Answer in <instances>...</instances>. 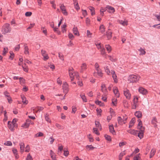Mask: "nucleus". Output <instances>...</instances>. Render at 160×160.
I'll return each mask as SVG.
<instances>
[{
  "instance_id": "nucleus-1",
  "label": "nucleus",
  "mask_w": 160,
  "mask_h": 160,
  "mask_svg": "<svg viewBox=\"0 0 160 160\" xmlns=\"http://www.w3.org/2000/svg\"><path fill=\"white\" fill-rule=\"evenodd\" d=\"M11 30L12 29L10 24L8 23H6L2 26L1 32L2 34H5L7 33L10 32Z\"/></svg>"
},
{
  "instance_id": "nucleus-2",
  "label": "nucleus",
  "mask_w": 160,
  "mask_h": 160,
  "mask_svg": "<svg viewBox=\"0 0 160 160\" xmlns=\"http://www.w3.org/2000/svg\"><path fill=\"white\" fill-rule=\"evenodd\" d=\"M140 78L139 75H131L128 77V81L130 82H136L139 80Z\"/></svg>"
},
{
  "instance_id": "nucleus-3",
  "label": "nucleus",
  "mask_w": 160,
  "mask_h": 160,
  "mask_svg": "<svg viewBox=\"0 0 160 160\" xmlns=\"http://www.w3.org/2000/svg\"><path fill=\"white\" fill-rule=\"evenodd\" d=\"M73 69L72 67L69 68V74L71 82L73 81L74 78V72H73Z\"/></svg>"
},
{
  "instance_id": "nucleus-4",
  "label": "nucleus",
  "mask_w": 160,
  "mask_h": 160,
  "mask_svg": "<svg viewBox=\"0 0 160 160\" xmlns=\"http://www.w3.org/2000/svg\"><path fill=\"white\" fill-rule=\"evenodd\" d=\"M124 94L127 99H130L131 98V94L129 92V90L127 89H124Z\"/></svg>"
},
{
  "instance_id": "nucleus-5",
  "label": "nucleus",
  "mask_w": 160,
  "mask_h": 160,
  "mask_svg": "<svg viewBox=\"0 0 160 160\" xmlns=\"http://www.w3.org/2000/svg\"><path fill=\"white\" fill-rule=\"evenodd\" d=\"M140 131L138 132L137 135L140 139L143 138V133L144 132V128H142L141 129L139 130Z\"/></svg>"
},
{
  "instance_id": "nucleus-6",
  "label": "nucleus",
  "mask_w": 160,
  "mask_h": 160,
  "mask_svg": "<svg viewBox=\"0 0 160 160\" xmlns=\"http://www.w3.org/2000/svg\"><path fill=\"white\" fill-rule=\"evenodd\" d=\"M8 128L10 129L11 131H13L14 129V128L15 126V124L13 123V122H11L10 121H8Z\"/></svg>"
},
{
  "instance_id": "nucleus-7",
  "label": "nucleus",
  "mask_w": 160,
  "mask_h": 160,
  "mask_svg": "<svg viewBox=\"0 0 160 160\" xmlns=\"http://www.w3.org/2000/svg\"><path fill=\"white\" fill-rule=\"evenodd\" d=\"M41 53L42 56L43 57V60L45 61L46 60L49 58L48 54L46 53V51L43 50H41Z\"/></svg>"
},
{
  "instance_id": "nucleus-8",
  "label": "nucleus",
  "mask_w": 160,
  "mask_h": 160,
  "mask_svg": "<svg viewBox=\"0 0 160 160\" xmlns=\"http://www.w3.org/2000/svg\"><path fill=\"white\" fill-rule=\"evenodd\" d=\"M113 91L115 96L117 98H118L119 97V93L118 92V88L116 87H113Z\"/></svg>"
},
{
  "instance_id": "nucleus-9",
  "label": "nucleus",
  "mask_w": 160,
  "mask_h": 160,
  "mask_svg": "<svg viewBox=\"0 0 160 160\" xmlns=\"http://www.w3.org/2000/svg\"><path fill=\"white\" fill-rule=\"evenodd\" d=\"M4 94L5 97L7 98V99L9 103H10V102L12 101V99L10 96L9 93L6 91L4 92Z\"/></svg>"
},
{
  "instance_id": "nucleus-10",
  "label": "nucleus",
  "mask_w": 160,
  "mask_h": 160,
  "mask_svg": "<svg viewBox=\"0 0 160 160\" xmlns=\"http://www.w3.org/2000/svg\"><path fill=\"white\" fill-rule=\"evenodd\" d=\"M138 91L140 93L142 94L143 95L146 94L147 92V90L142 87H140L139 88Z\"/></svg>"
},
{
  "instance_id": "nucleus-11",
  "label": "nucleus",
  "mask_w": 160,
  "mask_h": 160,
  "mask_svg": "<svg viewBox=\"0 0 160 160\" xmlns=\"http://www.w3.org/2000/svg\"><path fill=\"white\" fill-rule=\"evenodd\" d=\"M24 53L25 54L29 55V48L28 46L27 45L26 43H24Z\"/></svg>"
},
{
  "instance_id": "nucleus-12",
  "label": "nucleus",
  "mask_w": 160,
  "mask_h": 160,
  "mask_svg": "<svg viewBox=\"0 0 160 160\" xmlns=\"http://www.w3.org/2000/svg\"><path fill=\"white\" fill-rule=\"evenodd\" d=\"M60 8L61 10L63 12V14L65 15H67L68 13L63 4H61L60 6Z\"/></svg>"
},
{
  "instance_id": "nucleus-13",
  "label": "nucleus",
  "mask_w": 160,
  "mask_h": 160,
  "mask_svg": "<svg viewBox=\"0 0 160 160\" xmlns=\"http://www.w3.org/2000/svg\"><path fill=\"white\" fill-rule=\"evenodd\" d=\"M111 73L112 74V77L113 78V79L114 81V82H117V76L116 75L115 73V72L114 71L112 70L111 71Z\"/></svg>"
},
{
  "instance_id": "nucleus-14",
  "label": "nucleus",
  "mask_w": 160,
  "mask_h": 160,
  "mask_svg": "<svg viewBox=\"0 0 160 160\" xmlns=\"http://www.w3.org/2000/svg\"><path fill=\"white\" fill-rule=\"evenodd\" d=\"M87 69V65L85 63H84L82 64L81 67V70L80 72H82L84 70Z\"/></svg>"
},
{
  "instance_id": "nucleus-15",
  "label": "nucleus",
  "mask_w": 160,
  "mask_h": 160,
  "mask_svg": "<svg viewBox=\"0 0 160 160\" xmlns=\"http://www.w3.org/2000/svg\"><path fill=\"white\" fill-rule=\"evenodd\" d=\"M106 8H107V10L108 9L109 10V11H108V12L109 13H113L115 12V9L114 8L111 6L107 5L106 6Z\"/></svg>"
},
{
  "instance_id": "nucleus-16",
  "label": "nucleus",
  "mask_w": 160,
  "mask_h": 160,
  "mask_svg": "<svg viewBox=\"0 0 160 160\" xmlns=\"http://www.w3.org/2000/svg\"><path fill=\"white\" fill-rule=\"evenodd\" d=\"M138 132V131L135 130L134 129H133L132 130H131L128 131V133L136 136L137 135Z\"/></svg>"
},
{
  "instance_id": "nucleus-17",
  "label": "nucleus",
  "mask_w": 160,
  "mask_h": 160,
  "mask_svg": "<svg viewBox=\"0 0 160 160\" xmlns=\"http://www.w3.org/2000/svg\"><path fill=\"white\" fill-rule=\"evenodd\" d=\"M118 123L120 124H122L123 123H125V122H124V120L122 119V118L120 116L118 117Z\"/></svg>"
},
{
  "instance_id": "nucleus-18",
  "label": "nucleus",
  "mask_w": 160,
  "mask_h": 160,
  "mask_svg": "<svg viewBox=\"0 0 160 160\" xmlns=\"http://www.w3.org/2000/svg\"><path fill=\"white\" fill-rule=\"evenodd\" d=\"M135 115L138 118L142 117V113L140 111H137L135 113Z\"/></svg>"
},
{
  "instance_id": "nucleus-19",
  "label": "nucleus",
  "mask_w": 160,
  "mask_h": 160,
  "mask_svg": "<svg viewBox=\"0 0 160 160\" xmlns=\"http://www.w3.org/2000/svg\"><path fill=\"white\" fill-rule=\"evenodd\" d=\"M106 35L107 38L108 40L110 39L112 37V32L108 31L106 32Z\"/></svg>"
},
{
  "instance_id": "nucleus-20",
  "label": "nucleus",
  "mask_w": 160,
  "mask_h": 160,
  "mask_svg": "<svg viewBox=\"0 0 160 160\" xmlns=\"http://www.w3.org/2000/svg\"><path fill=\"white\" fill-rule=\"evenodd\" d=\"M63 89L64 90V92H66L68 91V85L67 83H65L63 84L62 86Z\"/></svg>"
},
{
  "instance_id": "nucleus-21",
  "label": "nucleus",
  "mask_w": 160,
  "mask_h": 160,
  "mask_svg": "<svg viewBox=\"0 0 160 160\" xmlns=\"http://www.w3.org/2000/svg\"><path fill=\"white\" fill-rule=\"evenodd\" d=\"M138 122H139V123L138 126V129L139 130L141 129L142 128H144V127H143L142 126V121L140 119H138Z\"/></svg>"
},
{
  "instance_id": "nucleus-22",
  "label": "nucleus",
  "mask_w": 160,
  "mask_h": 160,
  "mask_svg": "<svg viewBox=\"0 0 160 160\" xmlns=\"http://www.w3.org/2000/svg\"><path fill=\"white\" fill-rule=\"evenodd\" d=\"M96 70L97 71V73L98 75L101 77H102L103 76V73L102 72L101 69L100 68L99 69H97Z\"/></svg>"
},
{
  "instance_id": "nucleus-23",
  "label": "nucleus",
  "mask_w": 160,
  "mask_h": 160,
  "mask_svg": "<svg viewBox=\"0 0 160 160\" xmlns=\"http://www.w3.org/2000/svg\"><path fill=\"white\" fill-rule=\"evenodd\" d=\"M110 132L112 134H114L115 133V131L114 130L113 125H110L109 126Z\"/></svg>"
},
{
  "instance_id": "nucleus-24",
  "label": "nucleus",
  "mask_w": 160,
  "mask_h": 160,
  "mask_svg": "<svg viewBox=\"0 0 160 160\" xmlns=\"http://www.w3.org/2000/svg\"><path fill=\"white\" fill-rule=\"evenodd\" d=\"M89 9L90 10L91 12V15L93 16L95 14V11L94 10V8L92 6H89L88 7Z\"/></svg>"
},
{
  "instance_id": "nucleus-25",
  "label": "nucleus",
  "mask_w": 160,
  "mask_h": 160,
  "mask_svg": "<svg viewBox=\"0 0 160 160\" xmlns=\"http://www.w3.org/2000/svg\"><path fill=\"white\" fill-rule=\"evenodd\" d=\"M20 146L21 152H22L24 150V144L23 142H21L20 143Z\"/></svg>"
},
{
  "instance_id": "nucleus-26",
  "label": "nucleus",
  "mask_w": 160,
  "mask_h": 160,
  "mask_svg": "<svg viewBox=\"0 0 160 160\" xmlns=\"http://www.w3.org/2000/svg\"><path fill=\"white\" fill-rule=\"evenodd\" d=\"M73 32L75 35L78 36L79 35V33L77 27H74L73 28Z\"/></svg>"
},
{
  "instance_id": "nucleus-27",
  "label": "nucleus",
  "mask_w": 160,
  "mask_h": 160,
  "mask_svg": "<svg viewBox=\"0 0 160 160\" xmlns=\"http://www.w3.org/2000/svg\"><path fill=\"white\" fill-rule=\"evenodd\" d=\"M21 98L22 101V102L23 103V104H27L28 103V101L26 100V98L23 95H21Z\"/></svg>"
},
{
  "instance_id": "nucleus-28",
  "label": "nucleus",
  "mask_w": 160,
  "mask_h": 160,
  "mask_svg": "<svg viewBox=\"0 0 160 160\" xmlns=\"http://www.w3.org/2000/svg\"><path fill=\"white\" fill-rule=\"evenodd\" d=\"M80 96L83 102H87V99L84 94H81Z\"/></svg>"
},
{
  "instance_id": "nucleus-29",
  "label": "nucleus",
  "mask_w": 160,
  "mask_h": 160,
  "mask_svg": "<svg viewBox=\"0 0 160 160\" xmlns=\"http://www.w3.org/2000/svg\"><path fill=\"white\" fill-rule=\"evenodd\" d=\"M31 122V121L29 119H28L26 120V122L24 124V125L26 126V128H28L29 125L30 123Z\"/></svg>"
},
{
  "instance_id": "nucleus-30",
  "label": "nucleus",
  "mask_w": 160,
  "mask_h": 160,
  "mask_svg": "<svg viewBox=\"0 0 160 160\" xmlns=\"http://www.w3.org/2000/svg\"><path fill=\"white\" fill-rule=\"evenodd\" d=\"M99 30L101 33H103L105 31V28L103 25H102L100 26Z\"/></svg>"
},
{
  "instance_id": "nucleus-31",
  "label": "nucleus",
  "mask_w": 160,
  "mask_h": 160,
  "mask_svg": "<svg viewBox=\"0 0 160 160\" xmlns=\"http://www.w3.org/2000/svg\"><path fill=\"white\" fill-rule=\"evenodd\" d=\"M155 152V150L153 149H152L149 156L150 158H151L154 155Z\"/></svg>"
},
{
  "instance_id": "nucleus-32",
  "label": "nucleus",
  "mask_w": 160,
  "mask_h": 160,
  "mask_svg": "<svg viewBox=\"0 0 160 160\" xmlns=\"http://www.w3.org/2000/svg\"><path fill=\"white\" fill-rule=\"evenodd\" d=\"M105 47L108 53L111 52L112 50L111 48L109 45H106Z\"/></svg>"
},
{
  "instance_id": "nucleus-33",
  "label": "nucleus",
  "mask_w": 160,
  "mask_h": 160,
  "mask_svg": "<svg viewBox=\"0 0 160 160\" xmlns=\"http://www.w3.org/2000/svg\"><path fill=\"white\" fill-rule=\"evenodd\" d=\"M119 23L123 26L127 25L128 24V22L126 21L120 20L119 21Z\"/></svg>"
},
{
  "instance_id": "nucleus-34",
  "label": "nucleus",
  "mask_w": 160,
  "mask_h": 160,
  "mask_svg": "<svg viewBox=\"0 0 160 160\" xmlns=\"http://www.w3.org/2000/svg\"><path fill=\"white\" fill-rule=\"evenodd\" d=\"M140 154H137L133 158V160H141L140 157L139 156Z\"/></svg>"
},
{
  "instance_id": "nucleus-35",
  "label": "nucleus",
  "mask_w": 160,
  "mask_h": 160,
  "mask_svg": "<svg viewBox=\"0 0 160 160\" xmlns=\"http://www.w3.org/2000/svg\"><path fill=\"white\" fill-rule=\"evenodd\" d=\"M104 68L105 70V72L107 73L108 75H110L111 72H110L108 66L105 67Z\"/></svg>"
},
{
  "instance_id": "nucleus-36",
  "label": "nucleus",
  "mask_w": 160,
  "mask_h": 160,
  "mask_svg": "<svg viewBox=\"0 0 160 160\" xmlns=\"http://www.w3.org/2000/svg\"><path fill=\"white\" fill-rule=\"evenodd\" d=\"M157 122V121L156 118H153L152 121V123L154 125L155 127H156L157 126V125L156 124Z\"/></svg>"
},
{
  "instance_id": "nucleus-37",
  "label": "nucleus",
  "mask_w": 160,
  "mask_h": 160,
  "mask_svg": "<svg viewBox=\"0 0 160 160\" xmlns=\"http://www.w3.org/2000/svg\"><path fill=\"white\" fill-rule=\"evenodd\" d=\"M91 20L88 18H87L86 20V24L87 26H89L90 24Z\"/></svg>"
},
{
  "instance_id": "nucleus-38",
  "label": "nucleus",
  "mask_w": 160,
  "mask_h": 160,
  "mask_svg": "<svg viewBox=\"0 0 160 160\" xmlns=\"http://www.w3.org/2000/svg\"><path fill=\"white\" fill-rule=\"evenodd\" d=\"M45 118L46 120L48 122H50L51 121L49 117V114L46 113L45 115Z\"/></svg>"
},
{
  "instance_id": "nucleus-39",
  "label": "nucleus",
  "mask_w": 160,
  "mask_h": 160,
  "mask_svg": "<svg viewBox=\"0 0 160 160\" xmlns=\"http://www.w3.org/2000/svg\"><path fill=\"white\" fill-rule=\"evenodd\" d=\"M95 124L96 126L98 128L100 129H101V126L100 124V123L98 121H95Z\"/></svg>"
},
{
  "instance_id": "nucleus-40",
  "label": "nucleus",
  "mask_w": 160,
  "mask_h": 160,
  "mask_svg": "<svg viewBox=\"0 0 160 160\" xmlns=\"http://www.w3.org/2000/svg\"><path fill=\"white\" fill-rule=\"evenodd\" d=\"M101 54L102 55H106V52L105 50V48H101V50H100Z\"/></svg>"
},
{
  "instance_id": "nucleus-41",
  "label": "nucleus",
  "mask_w": 160,
  "mask_h": 160,
  "mask_svg": "<svg viewBox=\"0 0 160 160\" xmlns=\"http://www.w3.org/2000/svg\"><path fill=\"white\" fill-rule=\"evenodd\" d=\"M43 136V134L42 132H39V133L36 134L35 135V137H42Z\"/></svg>"
},
{
  "instance_id": "nucleus-42",
  "label": "nucleus",
  "mask_w": 160,
  "mask_h": 160,
  "mask_svg": "<svg viewBox=\"0 0 160 160\" xmlns=\"http://www.w3.org/2000/svg\"><path fill=\"white\" fill-rule=\"evenodd\" d=\"M104 137H105V139L106 140H107L108 141H111V138L110 136L108 135L107 134H105L104 135Z\"/></svg>"
},
{
  "instance_id": "nucleus-43",
  "label": "nucleus",
  "mask_w": 160,
  "mask_h": 160,
  "mask_svg": "<svg viewBox=\"0 0 160 160\" xmlns=\"http://www.w3.org/2000/svg\"><path fill=\"white\" fill-rule=\"evenodd\" d=\"M109 59L112 62H116L117 60V59L116 58L111 57L110 56H108Z\"/></svg>"
},
{
  "instance_id": "nucleus-44",
  "label": "nucleus",
  "mask_w": 160,
  "mask_h": 160,
  "mask_svg": "<svg viewBox=\"0 0 160 160\" xmlns=\"http://www.w3.org/2000/svg\"><path fill=\"white\" fill-rule=\"evenodd\" d=\"M139 51L140 52V55H144L146 53V52L142 48H140V49H139Z\"/></svg>"
},
{
  "instance_id": "nucleus-45",
  "label": "nucleus",
  "mask_w": 160,
  "mask_h": 160,
  "mask_svg": "<svg viewBox=\"0 0 160 160\" xmlns=\"http://www.w3.org/2000/svg\"><path fill=\"white\" fill-rule=\"evenodd\" d=\"M66 25L65 24L62 26V31L63 32H64L66 31Z\"/></svg>"
},
{
  "instance_id": "nucleus-46",
  "label": "nucleus",
  "mask_w": 160,
  "mask_h": 160,
  "mask_svg": "<svg viewBox=\"0 0 160 160\" xmlns=\"http://www.w3.org/2000/svg\"><path fill=\"white\" fill-rule=\"evenodd\" d=\"M75 76L77 79L78 80H79V75L78 72H74V76Z\"/></svg>"
},
{
  "instance_id": "nucleus-47",
  "label": "nucleus",
  "mask_w": 160,
  "mask_h": 160,
  "mask_svg": "<svg viewBox=\"0 0 160 160\" xmlns=\"http://www.w3.org/2000/svg\"><path fill=\"white\" fill-rule=\"evenodd\" d=\"M93 132L95 133L96 135H99V133L98 132V129L96 128H93Z\"/></svg>"
},
{
  "instance_id": "nucleus-48",
  "label": "nucleus",
  "mask_w": 160,
  "mask_h": 160,
  "mask_svg": "<svg viewBox=\"0 0 160 160\" xmlns=\"http://www.w3.org/2000/svg\"><path fill=\"white\" fill-rule=\"evenodd\" d=\"M7 112L6 110L4 111V118L3 119V121H6L8 119V117L6 115Z\"/></svg>"
},
{
  "instance_id": "nucleus-49",
  "label": "nucleus",
  "mask_w": 160,
  "mask_h": 160,
  "mask_svg": "<svg viewBox=\"0 0 160 160\" xmlns=\"http://www.w3.org/2000/svg\"><path fill=\"white\" fill-rule=\"evenodd\" d=\"M26 160H32V157L30 155V154L28 155L26 158Z\"/></svg>"
},
{
  "instance_id": "nucleus-50",
  "label": "nucleus",
  "mask_w": 160,
  "mask_h": 160,
  "mask_svg": "<svg viewBox=\"0 0 160 160\" xmlns=\"http://www.w3.org/2000/svg\"><path fill=\"white\" fill-rule=\"evenodd\" d=\"M107 10V8H106V7L104 8H101L100 10V12H104L106 11Z\"/></svg>"
},
{
  "instance_id": "nucleus-51",
  "label": "nucleus",
  "mask_w": 160,
  "mask_h": 160,
  "mask_svg": "<svg viewBox=\"0 0 160 160\" xmlns=\"http://www.w3.org/2000/svg\"><path fill=\"white\" fill-rule=\"evenodd\" d=\"M112 103L114 105H116V104L117 103V99H112Z\"/></svg>"
},
{
  "instance_id": "nucleus-52",
  "label": "nucleus",
  "mask_w": 160,
  "mask_h": 160,
  "mask_svg": "<svg viewBox=\"0 0 160 160\" xmlns=\"http://www.w3.org/2000/svg\"><path fill=\"white\" fill-rule=\"evenodd\" d=\"M95 103L96 104L99 105L100 106H102V104H103L100 101H99V100H97L95 102Z\"/></svg>"
},
{
  "instance_id": "nucleus-53",
  "label": "nucleus",
  "mask_w": 160,
  "mask_h": 160,
  "mask_svg": "<svg viewBox=\"0 0 160 160\" xmlns=\"http://www.w3.org/2000/svg\"><path fill=\"white\" fill-rule=\"evenodd\" d=\"M58 29V28L55 27V28H54V32H56V33H57V34H58V35L60 34V32L59 30H58L57 29Z\"/></svg>"
},
{
  "instance_id": "nucleus-54",
  "label": "nucleus",
  "mask_w": 160,
  "mask_h": 160,
  "mask_svg": "<svg viewBox=\"0 0 160 160\" xmlns=\"http://www.w3.org/2000/svg\"><path fill=\"white\" fill-rule=\"evenodd\" d=\"M41 30L46 35H47V30L45 28L43 27H42Z\"/></svg>"
},
{
  "instance_id": "nucleus-55",
  "label": "nucleus",
  "mask_w": 160,
  "mask_h": 160,
  "mask_svg": "<svg viewBox=\"0 0 160 160\" xmlns=\"http://www.w3.org/2000/svg\"><path fill=\"white\" fill-rule=\"evenodd\" d=\"M87 148H89L90 150H93L95 147H93L92 145H87L86 146Z\"/></svg>"
},
{
  "instance_id": "nucleus-56",
  "label": "nucleus",
  "mask_w": 160,
  "mask_h": 160,
  "mask_svg": "<svg viewBox=\"0 0 160 160\" xmlns=\"http://www.w3.org/2000/svg\"><path fill=\"white\" fill-rule=\"evenodd\" d=\"M4 145L7 146H11L12 145V143L11 141H8L6 143H4Z\"/></svg>"
},
{
  "instance_id": "nucleus-57",
  "label": "nucleus",
  "mask_w": 160,
  "mask_h": 160,
  "mask_svg": "<svg viewBox=\"0 0 160 160\" xmlns=\"http://www.w3.org/2000/svg\"><path fill=\"white\" fill-rule=\"evenodd\" d=\"M56 127L59 129H63V127L58 123H56Z\"/></svg>"
},
{
  "instance_id": "nucleus-58",
  "label": "nucleus",
  "mask_w": 160,
  "mask_h": 160,
  "mask_svg": "<svg viewBox=\"0 0 160 160\" xmlns=\"http://www.w3.org/2000/svg\"><path fill=\"white\" fill-rule=\"evenodd\" d=\"M32 14V13L31 12H27L25 13V15L27 17H30Z\"/></svg>"
},
{
  "instance_id": "nucleus-59",
  "label": "nucleus",
  "mask_w": 160,
  "mask_h": 160,
  "mask_svg": "<svg viewBox=\"0 0 160 160\" xmlns=\"http://www.w3.org/2000/svg\"><path fill=\"white\" fill-rule=\"evenodd\" d=\"M135 118H132L130 122V124H132V125H133V124L135 122Z\"/></svg>"
},
{
  "instance_id": "nucleus-60",
  "label": "nucleus",
  "mask_w": 160,
  "mask_h": 160,
  "mask_svg": "<svg viewBox=\"0 0 160 160\" xmlns=\"http://www.w3.org/2000/svg\"><path fill=\"white\" fill-rule=\"evenodd\" d=\"M68 37L70 39L72 40L73 39L74 36L72 33H69L68 34Z\"/></svg>"
},
{
  "instance_id": "nucleus-61",
  "label": "nucleus",
  "mask_w": 160,
  "mask_h": 160,
  "mask_svg": "<svg viewBox=\"0 0 160 160\" xmlns=\"http://www.w3.org/2000/svg\"><path fill=\"white\" fill-rule=\"evenodd\" d=\"M59 57L60 59L62 60H64L63 56L61 53H59Z\"/></svg>"
},
{
  "instance_id": "nucleus-62",
  "label": "nucleus",
  "mask_w": 160,
  "mask_h": 160,
  "mask_svg": "<svg viewBox=\"0 0 160 160\" xmlns=\"http://www.w3.org/2000/svg\"><path fill=\"white\" fill-rule=\"evenodd\" d=\"M95 45L96 46L98 49H101V48H102V47H101V45H100V43H95Z\"/></svg>"
},
{
  "instance_id": "nucleus-63",
  "label": "nucleus",
  "mask_w": 160,
  "mask_h": 160,
  "mask_svg": "<svg viewBox=\"0 0 160 160\" xmlns=\"http://www.w3.org/2000/svg\"><path fill=\"white\" fill-rule=\"evenodd\" d=\"M95 68L96 70L100 69L99 66L97 62H96L95 64Z\"/></svg>"
},
{
  "instance_id": "nucleus-64",
  "label": "nucleus",
  "mask_w": 160,
  "mask_h": 160,
  "mask_svg": "<svg viewBox=\"0 0 160 160\" xmlns=\"http://www.w3.org/2000/svg\"><path fill=\"white\" fill-rule=\"evenodd\" d=\"M154 16L155 17H156L158 20L159 21H160V14L159 15H157V14H155L154 15Z\"/></svg>"
}]
</instances>
